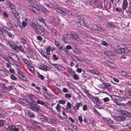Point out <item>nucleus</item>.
<instances>
[{
  "instance_id": "nucleus-47",
  "label": "nucleus",
  "mask_w": 131,
  "mask_h": 131,
  "mask_svg": "<svg viewBox=\"0 0 131 131\" xmlns=\"http://www.w3.org/2000/svg\"><path fill=\"white\" fill-rule=\"evenodd\" d=\"M6 71L3 69H0V75L3 76L5 74Z\"/></svg>"
},
{
  "instance_id": "nucleus-64",
  "label": "nucleus",
  "mask_w": 131,
  "mask_h": 131,
  "mask_svg": "<svg viewBox=\"0 0 131 131\" xmlns=\"http://www.w3.org/2000/svg\"><path fill=\"white\" fill-rule=\"evenodd\" d=\"M88 109V106L85 104H84L83 105L82 109L83 111H85L87 110Z\"/></svg>"
},
{
  "instance_id": "nucleus-26",
  "label": "nucleus",
  "mask_w": 131,
  "mask_h": 131,
  "mask_svg": "<svg viewBox=\"0 0 131 131\" xmlns=\"http://www.w3.org/2000/svg\"><path fill=\"white\" fill-rule=\"evenodd\" d=\"M37 22L39 26L43 28H45V27L46 25L45 23L40 21L39 22L38 21H37Z\"/></svg>"
},
{
  "instance_id": "nucleus-55",
  "label": "nucleus",
  "mask_w": 131,
  "mask_h": 131,
  "mask_svg": "<svg viewBox=\"0 0 131 131\" xmlns=\"http://www.w3.org/2000/svg\"><path fill=\"white\" fill-rule=\"evenodd\" d=\"M78 120L80 123H82V122L83 120L82 117L81 116H79L78 117Z\"/></svg>"
},
{
  "instance_id": "nucleus-53",
  "label": "nucleus",
  "mask_w": 131,
  "mask_h": 131,
  "mask_svg": "<svg viewBox=\"0 0 131 131\" xmlns=\"http://www.w3.org/2000/svg\"><path fill=\"white\" fill-rule=\"evenodd\" d=\"M30 25L31 27L34 28H36L37 27V25L35 23H34L32 22H30Z\"/></svg>"
},
{
  "instance_id": "nucleus-35",
  "label": "nucleus",
  "mask_w": 131,
  "mask_h": 131,
  "mask_svg": "<svg viewBox=\"0 0 131 131\" xmlns=\"http://www.w3.org/2000/svg\"><path fill=\"white\" fill-rule=\"evenodd\" d=\"M71 76L75 80H77L79 79V78L78 75L76 74L75 72L74 73L73 75H72Z\"/></svg>"
},
{
  "instance_id": "nucleus-28",
  "label": "nucleus",
  "mask_w": 131,
  "mask_h": 131,
  "mask_svg": "<svg viewBox=\"0 0 131 131\" xmlns=\"http://www.w3.org/2000/svg\"><path fill=\"white\" fill-rule=\"evenodd\" d=\"M72 96V94L70 93H66L64 95L65 98L67 99H69Z\"/></svg>"
},
{
  "instance_id": "nucleus-38",
  "label": "nucleus",
  "mask_w": 131,
  "mask_h": 131,
  "mask_svg": "<svg viewBox=\"0 0 131 131\" xmlns=\"http://www.w3.org/2000/svg\"><path fill=\"white\" fill-rule=\"evenodd\" d=\"M71 58L72 60H74L75 62H77L78 61L79 58L77 57L74 55L72 56H71Z\"/></svg>"
},
{
  "instance_id": "nucleus-23",
  "label": "nucleus",
  "mask_w": 131,
  "mask_h": 131,
  "mask_svg": "<svg viewBox=\"0 0 131 131\" xmlns=\"http://www.w3.org/2000/svg\"><path fill=\"white\" fill-rule=\"evenodd\" d=\"M47 28L48 29L51 31V33L53 34H56V33L55 31V30L53 29L50 26H48V25L46 24V25L45 27V28Z\"/></svg>"
},
{
  "instance_id": "nucleus-41",
  "label": "nucleus",
  "mask_w": 131,
  "mask_h": 131,
  "mask_svg": "<svg viewBox=\"0 0 131 131\" xmlns=\"http://www.w3.org/2000/svg\"><path fill=\"white\" fill-rule=\"evenodd\" d=\"M37 74L38 77L41 80H43L45 79V77L43 75L40 74L39 72H37Z\"/></svg>"
},
{
  "instance_id": "nucleus-17",
  "label": "nucleus",
  "mask_w": 131,
  "mask_h": 131,
  "mask_svg": "<svg viewBox=\"0 0 131 131\" xmlns=\"http://www.w3.org/2000/svg\"><path fill=\"white\" fill-rule=\"evenodd\" d=\"M38 118L39 119L42 121L47 122L48 121L47 118L43 115L39 114L38 116Z\"/></svg>"
},
{
  "instance_id": "nucleus-56",
  "label": "nucleus",
  "mask_w": 131,
  "mask_h": 131,
  "mask_svg": "<svg viewBox=\"0 0 131 131\" xmlns=\"http://www.w3.org/2000/svg\"><path fill=\"white\" fill-rule=\"evenodd\" d=\"M5 121L3 120H0V127L3 126L5 124Z\"/></svg>"
},
{
  "instance_id": "nucleus-15",
  "label": "nucleus",
  "mask_w": 131,
  "mask_h": 131,
  "mask_svg": "<svg viewBox=\"0 0 131 131\" xmlns=\"http://www.w3.org/2000/svg\"><path fill=\"white\" fill-rule=\"evenodd\" d=\"M128 3L127 0H123V2L122 5V7L123 9V12L128 7Z\"/></svg>"
},
{
  "instance_id": "nucleus-10",
  "label": "nucleus",
  "mask_w": 131,
  "mask_h": 131,
  "mask_svg": "<svg viewBox=\"0 0 131 131\" xmlns=\"http://www.w3.org/2000/svg\"><path fill=\"white\" fill-rule=\"evenodd\" d=\"M102 120L104 122L106 123L108 126L113 123V121L110 118L103 117L102 118Z\"/></svg>"
},
{
  "instance_id": "nucleus-43",
  "label": "nucleus",
  "mask_w": 131,
  "mask_h": 131,
  "mask_svg": "<svg viewBox=\"0 0 131 131\" xmlns=\"http://www.w3.org/2000/svg\"><path fill=\"white\" fill-rule=\"evenodd\" d=\"M11 48L13 49L14 50H15L16 52H18L19 51V46H13Z\"/></svg>"
},
{
  "instance_id": "nucleus-25",
  "label": "nucleus",
  "mask_w": 131,
  "mask_h": 131,
  "mask_svg": "<svg viewBox=\"0 0 131 131\" xmlns=\"http://www.w3.org/2000/svg\"><path fill=\"white\" fill-rule=\"evenodd\" d=\"M27 26V22L25 21H23L21 24H19V27L21 28H23L26 27Z\"/></svg>"
},
{
  "instance_id": "nucleus-27",
  "label": "nucleus",
  "mask_w": 131,
  "mask_h": 131,
  "mask_svg": "<svg viewBox=\"0 0 131 131\" xmlns=\"http://www.w3.org/2000/svg\"><path fill=\"white\" fill-rule=\"evenodd\" d=\"M94 27L96 28V29L98 31L103 32L104 31V30L100 26H98L97 25H94Z\"/></svg>"
},
{
  "instance_id": "nucleus-16",
  "label": "nucleus",
  "mask_w": 131,
  "mask_h": 131,
  "mask_svg": "<svg viewBox=\"0 0 131 131\" xmlns=\"http://www.w3.org/2000/svg\"><path fill=\"white\" fill-rule=\"evenodd\" d=\"M125 118L124 116H115L114 117V119L117 122H121L124 121L125 119Z\"/></svg>"
},
{
  "instance_id": "nucleus-21",
  "label": "nucleus",
  "mask_w": 131,
  "mask_h": 131,
  "mask_svg": "<svg viewBox=\"0 0 131 131\" xmlns=\"http://www.w3.org/2000/svg\"><path fill=\"white\" fill-rule=\"evenodd\" d=\"M88 72L93 74H94L97 75H100V73L96 70L90 69L88 70Z\"/></svg>"
},
{
  "instance_id": "nucleus-61",
  "label": "nucleus",
  "mask_w": 131,
  "mask_h": 131,
  "mask_svg": "<svg viewBox=\"0 0 131 131\" xmlns=\"http://www.w3.org/2000/svg\"><path fill=\"white\" fill-rule=\"evenodd\" d=\"M55 90L59 94H61L62 93V91L59 88L57 87H56L55 88Z\"/></svg>"
},
{
  "instance_id": "nucleus-60",
  "label": "nucleus",
  "mask_w": 131,
  "mask_h": 131,
  "mask_svg": "<svg viewBox=\"0 0 131 131\" xmlns=\"http://www.w3.org/2000/svg\"><path fill=\"white\" fill-rule=\"evenodd\" d=\"M29 98H34L35 99H38L37 97L32 94H30L29 96Z\"/></svg>"
},
{
  "instance_id": "nucleus-11",
  "label": "nucleus",
  "mask_w": 131,
  "mask_h": 131,
  "mask_svg": "<svg viewBox=\"0 0 131 131\" xmlns=\"http://www.w3.org/2000/svg\"><path fill=\"white\" fill-rule=\"evenodd\" d=\"M121 114L123 116L128 118L131 117V113L124 110L121 111Z\"/></svg>"
},
{
  "instance_id": "nucleus-52",
  "label": "nucleus",
  "mask_w": 131,
  "mask_h": 131,
  "mask_svg": "<svg viewBox=\"0 0 131 131\" xmlns=\"http://www.w3.org/2000/svg\"><path fill=\"white\" fill-rule=\"evenodd\" d=\"M44 3V4L46 6L49 7H51L49 2L47 0L45 1Z\"/></svg>"
},
{
  "instance_id": "nucleus-58",
  "label": "nucleus",
  "mask_w": 131,
  "mask_h": 131,
  "mask_svg": "<svg viewBox=\"0 0 131 131\" xmlns=\"http://www.w3.org/2000/svg\"><path fill=\"white\" fill-rule=\"evenodd\" d=\"M59 104H64L66 103V101L63 100H59L58 101Z\"/></svg>"
},
{
  "instance_id": "nucleus-59",
  "label": "nucleus",
  "mask_w": 131,
  "mask_h": 131,
  "mask_svg": "<svg viewBox=\"0 0 131 131\" xmlns=\"http://www.w3.org/2000/svg\"><path fill=\"white\" fill-rule=\"evenodd\" d=\"M68 89L66 88H62V92H63L64 93H67L68 92Z\"/></svg>"
},
{
  "instance_id": "nucleus-14",
  "label": "nucleus",
  "mask_w": 131,
  "mask_h": 131,
  "mask_svg": "<svg viewBox=\"0 0 131 131\" xmlns=\"http://www.w3.org/2000/svg\"><path fill=\"white\" fill-rule=\"evenodd\" d=\"M41 55L44 58L47 59H48L49 58V55L50 54L46 51L44 50H42L40 53Z\"/></svg>"
},
{
  "instance_id": "nucleus-19",
  "label": "nucleus",
  "mask_w": 131,
  "mask_h": 131,
  "mask_svg": "<svg viewBox=\"0 0 131 131\" xmlns=\"http://www.w3.org/2000/svg\"><path fill=\"white\" fill-rule=\"evenodd\" d=\"M11 10L12 14L14 15V17L17 20L18 19V14L15 8Z\"/></svg>"
},
{
  "instance_id": "nucleus-8",
  "label": "nucleus",
  "mask_w": 131,
  "mask_h": 131,
  "mask_svg": "<svg viewBox=\"0 0 131 131\" xmlns=\"http://www.w3.org/2000/svg\"><path fill=\"white\" fill-rule=\"evenodd\" d=\"M53 7L55 10L60 14L65 15L66 13V11L62 10L61 8L60 7L54 6H53Z\"/></svg>"
},
{
  "instance_id": "nucleus-37",
  "label": "nucleus",
  "mask_w": 131,
  "mask_h": 131,
  "mask_svg": "<svg viewBox=\"0 0 131 131\" xmlns=\"http://www.w3.org/2000/svg\"><path fill=\"white\" fill-rule=\"evenodd\" d=\"M36 103L38 104H40L42 105H44L45 104V102L40 99L37 100L36 101Z\"/></svg>"
},
{
  "instance_id": "nucleus-7",
  "label": "nucleus",
  "mask_w": 131,
  "mask_h": 131,
  "mask_svg": "<svg viewBox=\"0 0 131 131\" xmlns=\"http://www.w3.org/2000/svg\"><path fill=\"white\" fill-rule=\"evenodd\" d=\"M30 108L32 111L35 112H36L38 113H39L41 111L40 106L35 104H31L30 106Z\"/></svg>"
},
{
  "instance_id": "nucleus-13",
  "label": "nucleus",
  "mask_w": 131,
  "mask_h": 131,
  "mask_svg": "<svg viewBox=\"0 0 131 131\" xmlns=\"http://www.w3.org/2000/svg\"><path fill=\"white\" fill-rule=\"evenodd\" d=\"M110 84L109 83H102L101 84H100L99 86L100 88L102 89L106 88L107 89L109 86H110Z\"/></svg>"
},
{
  "instance_id": "nucleus-31",
  "label": "nucleus",
  "mask_w": 131,
  "mask_h": 131,
  "mask_svg": "<svg viewBox=\"0 0 131 131\" xmlns=\"http://www.w3.org/2000/svg\"><path fill=\"white\" fill-rule=\"evenodd\" d=\"M93 111L94 112L95 115H96L97 116H102V115L95 108L93 109Z\"/></svg>"
},
{
  "instance_id": "nucleus-54",
  "label": "nucleus",
  "mask_w": 131,
  "mask_h": 131,
  "mask_svg": "<svg viewBox=\"0 0 131 131\" xmlns=\"http://www.w3.org/2000/svg\"><path fill=\"white\" fill-rule=\"evenodd\" d=\"M51 47L50 46L47 47L46 49V51L48 52V53L50 54V51H51Z\"/></svg>"
},
{
  "instance_id": "nucleus-46",
  "label": "nucleus",
  "mask_w": 131,
  "mask_h": 131,
  "mask_svg": "<svg viewBox=\"0 0 131 131\" xmlns=\"http://www.w3.org/2000/svg\"><path fill=\"white\" fill-rule=\"evenodd\" d=\"M30 8L32 9V10L34 11L33 9H35V8L36 9L38 10H39L40 9V7L38 5H35V7H34L31 6L30 7Z\"/></svg>"
},
{
  "instance_id": "nucleus-12",
  "label": "nucleus",
  "mask_w": 131,
  "mask_h": 131,
  "mask_svg": "<svg viewBox=\"0 0 131 131\" xmlns=\"http://www.w3.org/2000/svg\"><path fill=\"white\" fill-rule=\"evenodd\" d=\"M6 7L11 10L15 8V6L10 1H8L6 3Z\"/></svg>"
},
{
  "instance_id": "nucleus-42",
  "label": "nucleus",
  "mask_w": 131,
  "mask_h": 131,
  "mask_svg": "<svg viewBox=\"0 0 131 131\" xmlns=\"http://www.w3.org/2000/svg\"><path fill=\"white\" fill-rule=\"evenodd\" d=\"M28 69L32 73H34V69L33 67L30 66L29 67Z\"/></svg>"
},
{
  "instance_id": "nucleus-44",
  "label": "nucleus",
  "mask_w": 131,
  "mask_h": 131,
  "mask_svg": "<svg viewBox=\"0 0 131 131\" xmlns=\"http://www.w3.org/2000/svg\"><path fill=\"white\" fill-rule=\"evenodd\" d=\"M104 54L108 56H111L112 55V53L110 51H106L104 52Z\"/></svg>"
},
{
  "instance_id": "nucleus-63",
  "label": "nucleus",
  "mask_w": 131,
  "mask_h": 131,
  "mask_svg": "<svg viewBox=\"0 0 131 131\" xmlns=\"http://www.w3.org/2000/svg\"><path fill=\"white\" fill-rule=\"evenodd\" d=\"M74 51L76 53L78 54H81V50L78 49H76Z\"/></svg>"
},
{
  "instance_id": "nucleus-5",
  "label": "nucleus",
  "mask_w": 131,
  "mask_h": 131,
  "mask_svg": "<svg viewBox=\"0 0 131 131\" xmlns=\"http://www.w3.org/2000/svg\"><path fill=\"white\" fill-rule=\"evenodd\" d=\"M20 128V125H10L7 128L6 130L7 131H19Z\"/></svg>"
},
{
  "instance_id": "nucleus-9",
  "label": "nucleus",
  "mask_w": 131,
  "mask_h": 131,
  "mask_svg": "<svg viewBox=\"0 0 131 131\" xmlns=\"http://www.w3.org/2000/svg\"><path fill=\"white\" fill-rule=\"evenodd\" d=\"M50 64L61 71H64L65 70V68L61 65L57 64H53L50 63Z\"/></svg>"
},
{
  "instance_id": "nucleus-50",
  "label": "nucleus",
  "mask_w": 131,
  "mask_h": 131,
  "mask_svg": "<svg viewBox=\"0 0 131 131\" xmlns=\"http://www.w3.org/2000/svg\"><path fill=\"white\" fill-rule=\"evenodd\" d=\"M20 41L21 43L24 44H26L27 42L26 40L23 38H20Z\"/></svg>"
},
{
  "instance_id": "nucleus-29",
  "label": "nucleus",
  "mask_w": 131,
  "mask_h": 131,
  "mask_svg": "<svg viewBox=\"0 0 131 131\" xmlns=\"http://www.w3.org/2000/svg\"><path fill=\"white\" fill-rule=\"evenodd\" d=\"M19 78L23 81H25L26 80V77L21 74H19Z\"/></svg>"
},
{
  "instance_id": "nucleus-32",
  "label": "nucleus",
  "mask_w": 131,
  "mask_h": 131,
  "mask_svg": "<svg viewBox=\"0 0 131 131\" xmlns=\"http://www.w3.org/2000/svg\"><path fill=\"white\" fill-rule=\"evenodd\" d=\"M62 108L65 111L67 112L68 113H72V110L70 109V108L69 107H66L65 108L62 107Z\"/></svg>"
},
{
  "instance_id": "nucleus-33",
  "label": "nucleus",
  "mask_w": 131,
  "mask_h": 131,
  "mask_svg": "<svg viewBox=\"0 0 131 131\" xmlns=\"http://www.w3.org/2000/svg\"><path fill=\"white\" fill-rule=\"evenodd\" d=\"M55 108L58 112H59L61 111V106L59 104H57Z\"/></svg>"
},
{
  "instance_id": "nucleus-39",
  "label": "nucleus",
  "mask_w": 131,
  "mask_h": 131,
  "mask_svg": "<svg viewBox=\"0 0 131 131\" xmlns=\"http://www.w3.org/2000/svg\"><path fill=\"white\" fill-rule=\"evenodd\" d=\"M52 59L53 60L56 61L58 60L59 58L58 56L55 54H53L52 55Z\"/></svg>"
},
{
  "instance_id": "nucleus-51",
  "label": "nucleus",
  "mask_w": 131,
  "mask_h": 131,
  "mask_svg": "<svg viewBox=\"0 0 131 131\" xmlns=\"http://www.w3.org/2000/svg\"><path fill=\"white\" fill-rule=\"evenodd\" d=\"M6 47L1 43H0V49L3 50L5 49Z\"/></svg>"
},
{
  "instance_id": "nucleus-62",
  "label": "nucleus",
  "mask_w": 131,
  "mask_h": 131,
  "mask_svg": "<svg viewBox=\"0 0 131 131\" xmlns=\"http://www.w3.org/2000/svg\"><path fill=\"white\" fill-rule=\"evenodd\" d=\"M2 13L3 15L4 16V17H6V18H7L8 17V15L5 11L3 12Z\"/></svg>"
},
{
  "instance_id": "nucleus-22",
  "label": "nucleus",
  "mask_w": 131,
  "mask_h": 131,
  "mask_svg": "<svg viewBox=\"0 0 131 131\" xmlns=\"http://www.w3.org/2000/svg\"><path fill=\"white\" fill-rule=\"evenodd\" d=\"M26 114L31 117H33L34 116V115L33 112L29 110L25 111Z\"/></svg>"
},
{
  "instance_id": "nucleus-49",
  "label": "nucleus",
  "mask_w": 131,
  "mask_h": 131,
  "mask_svg": "<svg viewBox=\"0 0 131 131\" xmlns=\"http://www.w3.org/2000/svg\"><path fill=\"white\" fill-rule=\"evenodd\" d=\"M108 25L109 27L113 28L115 27L116 26L113 23L111 22L109 23L108 24Z\"/></svg>"
},
{
  "instance_id": "nucleus-2",
  "label": "nucleus",
  "mask_w": 131,
  "mask_h": 131,
  "mask_svg": "<svg viewBox=\"0 0 131 131\" xmlns=\"http://www.w3.org/2000/svg\"><path fill=\"white\" fill-rule=\"evenodd\" d=\"M109 98L108 97H105L101 100L100 106L101 107L100 108V109L103 108V107L105 106L108 107V105L109 103Z\"/></svg>"
},
{
  "instance_id": "nucleus-40",
  "label": "nucleus",
  "mask_w": 131,
  "mask_h": 131,
  "mask_svg": "<svg viewBox=\"0 0 131 131\" xmlns=\"http://www.w3.org/2000/svg\"><path fill=\"white\" fill-rule=\"evenodd\" d=\"M41 9L42 11L44 13L46 14L47 15H48L49 14V12H48V11L45 8L43 7L42 8H41Z\"/></svg>"
},
{
  "instance_id": "nucleus-24",
  "label": "nucleus",
  "mask_w": 131,
  "mask_h": 131,
  "mask_svg": "<svg viewBox=\"0 0 131 131\" xmlns=\"http://www.w3.org/2000/svg\"><path fill=\"white\" fill-rule=\"evenodd\" d=\"M48 67L46 66L45 65L42 64L40 67H39V69H40L46 71L48 70Z\"/></svg>"
},
{
  "instance_id": "nucleus-1",
  "label": "nucleus",
  "mask_w": 131,
  "mask_h": 131,
  "mask_svg": "<svg viewBox=\"0 0 131 131\" xmlns=\"http://www.w3.org/2000/svg\"><path fill=\"white\" fill-rule=\"evenodd\" d=\"M118 53H126L129 51V50L127 49L125 45H121L119 48H117L115 50Z\"/></svg>"
},
{
  "instance_id": "nucleus-30",
  "label": "nucleus",
  "mask_w": 131,
  "mask_h": 131,
  "mask_svg": "<svg viewBox=\"0 0 131 131\" xmlns=\"http://www.w3.org/2000/svg\"><path fill=\"white\" fill-rule=\"evenodd\" d=\"M126 94L128 96H131V91L128 89H126L125 90Z\"/></svg>"
},
{
  "instance_id": "nucleus-34",
  "label": "nucleus",
  "mask_w": 131,
  "mask_h": 131,
  "mask_svg": "<svg viewBox=\"0 0 131 131\" xmlns=\"http://www.w3.org/2000/svg\"><path fill=\"white\" fill-rule=\"evenodd\" d=\"M67 70L68 72L71 75H73V74L75 72L72 69L70 68H68Z\"/></svg>"
},
{
  "instance_id": "nucleus-6",
  "label": "nucleus",
  "mask_w": 131,
  "mask_h": 131,
  "mask_svg": "<svg viewBox=\"0 0 131 131\" xmlns=\"http://www.w3.org/2000/svg\"><path fill=\"white\" fill-rule=\"evenodd\" d=\"M8 58L15 62H17L19 61V58L18 56L15 54L11 53H10L8 54Z\"/></svg>"
},
{
  "instance_id": "nucleus-20",
  "label": "nucleus",
  "mask_w": 131,
  "mask_h": 131,
  "mask_svg": "<svg viewBox=\"0 0 131 131\" xmlns=\"http://www.w3.org/2000/svg\"><path fill=\"white\" fill-rule=\"evenodd\" d=\"M34 32L36 34L40 35L41 34L42 30L41 29L37 27L34 29Z\"/></svg>"
},
{
  "instance_id": "nucleus-48",
  "label": "nucleus",
  "mask_w": 131,
  "mask_h": 131,
  "mask_svg": "<svg viewBox=\"0 0 131 131\" xmlns=\"http://www.w3.org/2000/svg\"><path fill=\"white\" fill-rule=\"evenodd\" d=\"M101 44L102 45L105 46H108V43L104 41L101 40Z\"/></svg>"
},
{
  "instance_id": "nucleus-36",
  "label": "nucleus",
  "mask_w": 131,
  "mask_h": 131,
  "mask_svg": "<svg viewBox=\"0 0 131 131\" xmlns=\"http://www.w3.org/2000/svg\"><path fill=\"white\" fill-rule=\"evenodd\" d=\"M6 32L7 35L9 38L12 39L14 38V37L13 34H12L10 32H8V31H7Z\"/></svg>"
},
{
  "instance_id": "nucleus-4",
  "label": "nucleus",
  "mask_w": 131,
  "mask_h": 131,
  "mask_svg": "<svg viewBox=\"0 0 131 131\" xmlns=\"http://www.w3.org/2000/svg\"><path fill=\"white\" fill-rule=\"evenodd\" d=\"M65 37H66L69 40H71V38L78 41H79L80 40V38L78 37L77 33L71 34H67L66 35Z\"/></svg>"
},
{
  "instance_id": "nucleus-3",
  "label": "nucleus",
  "mask_w": 131,
  "mask_h": 131,
  "mask_svg": "<svg viewBox=\"0 0 131 131\" xmlns=\"http://www.w3.org/2000/svg\"><path fill=\"white\" fill-rule=\"evenodd\" d=\"M86 94L89 97L92 99V101L96 104V105L100 106V100L99 101L98 98L97 97L91 95L88 92H87Z\"/></svg>"
},
{
  "instance_id": "nucleus-45",
  "label": "nucleus",
  "mask_w": 131,
  "mask_h": 131,
  "mask_svg": "<svg viewBox=\"0 0 131 131\" xmlns=\"http://www.w3.org/2000/svg\"><path fill=\"white\" fill-rule=\"evenodd\" d=\"M22 60L25 64L27 65H29V62L27 59L22 58Z\"/></svg>"
},
{
  "instance_id": "nucleus-57",
  "label": "nucleus",
  "mask_w": 131,
  "mask_h": 131,
  "mask_svg": "<svg viewBox=\"0 0 131 131\" xmlns=\"http://www.w3.org/2000/svg\"><path fill=\"white\" fill-rule=\"evenodd\" d=\"M10 78L12 80H16L17 79V77L13 75H11Z\"/></svg>"
},
{
  "instance_id": "nucleus-18",
  "label": "nucleus",
  "mask_w": 131,
  "mask_h": 131,
  "mask_svg": "<svg viewBox=\"0 0 131 131\" xmlns=\"http://www.w3.org/2000/svg\"><path fill=\"white\" fill-rule=\"evenodd\" d=\"M83 106V103L81 102L79 103H76L75 105L73 107V110L75 111L79 109L80 106Z\"/></svg>"
}]
</instances>
